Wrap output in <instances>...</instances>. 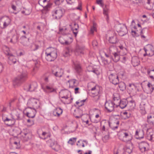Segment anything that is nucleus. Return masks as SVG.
I'll use <instances>...</instances> for the list:
<instances>
[{"label":"nucleus","mask_w":154,"mask_h":154,"mask_svg":"<svg viewBox=\"0 0 154 154\" xmlns=\"http://www.w3.org/2000/svg\"><path fill=\"white\" fill-rule=\"evenodd\" d=\"M110 82L113 84L116 85L119 83L118 76L116 74H111L109 76Z\"/></svg>","instance_id":"obj_10"},{"label":"nucleus","mask_w":154,"mask_h":154,"mask_svg":"<svg viewBox=\"0 0 154 154\" xmlns=\"http://www.w3.org/2000/svg\"><path fill=\"white\" fill-rule=\"evenodd\" d=\"M100 120V119H94V120L93 122L94 123H97L99 122Z\"/></svg>","instance_id":"obj_64"},{"label":"nucleus","mask_w":154,"mask_h":154,"mask_svg":"<svg viewBox=\"0 0 154 154\" xmlns=\"http://www.w3.org/2000/svg\"><path fill=\"white\" fill-rule=\"evenodd\" d=\"M82 4L81 2H79L78 7L77 8V9L79 10H82Z\"/></svg>","instance_id":"obj_56"},{"label":"nucleus","mask_w":154,"mask_h":154,"mask_svg":"<svg viewBox=\"0 0 154 154\" xmlns=\"http://www.w3.org/2000/svg\"><path fill=\"white\" fill-rule=\"evenodd\" d=\"M39 137L41 138L45 139L49 137V134L45 132H43L41 134L39 135Z\"/></svg>","instance_id":"obj_34"},{"label":"nucleus","mask_w":154,"mask_h":154,"mask_svg":"<svg viewBox=\"0 0 154 154\" xmlns=\"http://www.w3.org/2000/svg\"><path fill=\"white\" fill-rule=\"evenodd\" d=\"M63 109L60 107H57L52 112V114L54 116L59 117L62 113Z\"/></svg>","instance_id":"obj_13"},{"label":"nucleus","mask_w":154,"mask_h":154,"mask_svg":"<svg viewBox=\"0 0 154 154\" xmlns=\"http://www.w3.org/2000/svg\"><path fill=\"white\" fill-rule=\"evenodd\" d=\"M60 101L64 104H69L72 103V98L71 97L70 92L67 90L61 91L59 94Z\"/></svg>","instance_id":"obj_1"},{"label":"nucleus","mask_w":154,"mask_h":154,"mask_svg":"<svg viewBox=\"0 0 154 154\" xmlns=\"http://www.w3.org/2000/svg\"><path fill=\"white\" fill-rule=\"evenodd\" d=\"M63 72V70L62 69L57 67L56 71H53L52 73L56 77H60L62 76Z\"/></svg>","instance_id":"obj_12"},{"label":"nucleus","mask_w":154,"mask_h":154,"mask_svg":"<svg viewBox=\"0 0 154 154\" xmlns=\"http://www.w3.org/2000/svg\"><path fill=\"white\" fill-rule=\"evenodd\" d=\"M148 51H150L152 55L154 54V48L153 46L151 45H147Z\"/></svg>","instance_id":"obj_38"},{"label":"nucleus","mask_w":154,"mask_h":154,"mask_svg":"<svg viewBox=\"0 0 154 154\" xmlns=\"http://www.w3.org/2000/svg\"><path fill=\"white\" fill-rule=\"evenodd\" d=\"M73 64L75 70L78 72L81 71V67L78 61L73 62Z\"/></svg>","instance_id":"obj_24"},{"label":"nucleus","mask_w":154,"mask_h":154,"mask_svg":"<svg viewBox=\"0 0 154 154\" xmlns=\"http://www.w3.org/2000/svg\"><path fill=\"white\" fill-rule=\"evenodd\" d=\"M131 34L134 37H137L139 35V34L136 31H131Z\"/></svg>","instance_id":"obj_49"},{"label":"nucleus","mask_w":154,"mask_h":154,"mask_svg":"<svg viewBox=\"0 0 154 154\" xmlns=\"http://www.w3.org/2000/svg\"><path fill=\"white\" fill-rule=\"evenodd\" d=\"M0 109L1 111L2 112H5L6 111V108L3 106H1L0 107Z\"/></svg>","instance_id":"obj_61"},{"label":"nucleus","mask_w":154,"mask_h":154,"mask_svg":"<svg viewBox=\"0 0 154 154\" xmlns=\"http://www.w3.org/2000/svg\"><path fill=\"white\" fill-rule=\"evenodd\" d=\"M119 27V29H118L117 32L120 36H123L127 33V27L125 25H120Z\"/></svg>","instance_id":"obj_9"},{"label":"nucleus","mask_w":154,"mask_h":154,"mask_svg":"<svg viewBox=\"0 0 154 154\" xmlns=\"http://www.w3.org/2000/svg\"><path fill=\"white\" fill-rule=\"evenodd\" d=\"M86 100H79L77 101L76 103L79 106H81L84 104V103L85 101Z\"/></svg>","instance_id":"obj_41"},{"label":"nucleus","mask_w":154,"mask_h":154,"mask_svg":"<svg viewBox=\"0 0 154 154\" xmlns=\"http://www.w3.org/2000/svg\"><path fill=\"white\" fill-rule=\"evenodd\" d=\"M27 74V72L26 71H24L17 77L14 78L13 81V85L15 87L20 85L26 79Z\"/></svg>","instance_id":"obj_3"},{"label":"nucleus","mask_w":154,"mask_h":154,"mask_svg":"<svg viewBox=\"0 0 154 154\" xmlns=\"http://www.w3.org/2000/svg\"><path fill=\"white\" fill-rule=\"evenodd\" d=\"M63 56L65 57H67L69 55V51L68 49H65L63 53Z\"/></svg>","instance_id":"obj_45"},{"label":"nucleus","mask_w":154,"mask_h":154,"mask_svg":"<svg viewBox=\"0 0 154 154\" xmlns=\"http://www.w3.org/2000/svg\"><path fill=\"white\" fill-rule=\"evenodd\" d=\"M109 125L110 127V123L109 122L106 121V120L102 121L100 122L101 129L102 131H104L105 130V127Z\"/></svg>","instance_id":"obj_18"},{"label":"nucleus","mask_w":154,"mask_h":154,"mask_svg":"<svg viewBox=\"0 0 154 154\" xmlns=\"http://www.w3.org/2000/svg\"><path fill=\"white\" fill-rule=\"evenodd\" d=\"M60 2H62L61 0H56L55 3L57 5H59L60 4Z\"/></svg>","instance_id":"obj_55"},{"label":"nucleus","mask_w":154,"mask_h":154,"mask_svg":"<svg viewBox=\"0 0 154 154\" xmlns=\"http://www.w3.org/2000/svg\"><path fill=\"white\" fill-rule=\"evenodd\" d=\"M64 11L63 9L58 8L52 11V16L56 19H59L63 16Z\"/></svg>","instance_id":"obj_8"},{"label":"nucleus","mask_w":154,"mask_h":154,"mask_svg":"<svg viewBox=\"0 0 154 154\" xmlns=\"http://www.w3.org/2000/svg\"><path fill=\"white\" fill-rule=\"evenodd\" d=\"M118 135L120 140L125 142L130 141L132 139L131 134L129 132L125 131L119 132Z\"/></svg>","instance_id":"obj_4"},{"label":"nucleus","mask_w":154,"mask_h":154,"mask_svg":"<svg viewBox=\"0 0 154 154\" xmlns=\"http://www.w3.org/2000/svg\"><path fill=\"white\" fill-rule=\"evenodd\" d=\"M113 101L118 105L119 101L120 100L119 94L117 93L114 94L113 95Z\"/></svg>","instance_id":"obj_22"},{"label":"nucleus","mask_w":154,"mask_h":154,"mask_svg":"<svg viewBox=\"0 0 154 154\" xmlns=\"http://www.w3.org/2000/svg\"><path fill=\"white\" fill-rule=\"evenodd\" d=\"M8 56V63L10 65L15 64L17 61V60L15 58V57L12 54Z\"/></svg>","instance_id":"obj_19"},{"label":"nucleus","mask_w":154,"mask_h":154,"mask_svg":"<svg viewBox=\"0 0 154 154\" xmlns=\"http://www.w3.org/2000/svg\"><path fill=\"white\" fill-rule=\"evenodd\" d=\"M108 9L106 8L103 9V14H104L106 16V19L107 21L109 19L108 16Z\"/></svg>","instance_id":"obj_44"},{"label":"nucleus","mask_w":154,"mask_h":154,"mask_svg":"<svg viewBox=\"0 0 154 154\" xmlns=\"http://www.w3.org/2000/svg\"><path fill=\"white\" fill-rule=\"evenodd\" d=\"M122 57L121 59V62L125 63L126 62V61L128 59L129 57L126 55V54L125 55H122Z\"/></svg>","instance_id":"obj_39"},{"label":"nucleus","mask_w":154,"mask_h":154,"mask_svg":"<svg viewBox=\"0 0 154 154\" xmlns=\"http://www.w3.org/2000/svg\"><path fill=\"white\" fill-rule=\"evenodd\" d=\"M97 43L96 41H94L92 42V45L94 47L97 46Z\"/></svg>","instance_id":"obj_60"},{"label":"nucleus","mask_w":154,"mask_h":154,"mask_svg":"<svg viewBox=\"0 0 154 154\" xmlns=\"http://www.w3.org/2000/svg\"><path fill=\"white\" fill-rule=\"evenodd\" d=\"M144 131L143 130H139L135 132V137L137 139H141L143 138Z\"/></svg>","instance_id":"obj_15"},{"label":"nucleus","mask_w":154,"mask_h":154,"mask_svg":"<svg viewBox=\"0 0 154 154\" xmlns=\"http://www.w3.org/2000/svg\"><path fill=\"white\" fill-rule=\"evenodd\" d=\"M3 66L2 63L0 62V73H1L3 69Z\"/></svg>","instance_id":"obj_57"},{"label":"nucleus","mask_w":154,"mask_h":154,"mask_svg":"<svg viewBox=\"0 0 154 154\" xmlns=\"http://www.w3.org/2000/svg\"><path fill=\"white\" fill-rule=\"evenodd\" d=\"M60 31L61 33L64 35H67L69 33V31L66 29H60Z\"/></svg>","instance_id":"obj_46"},{"label":"nucleus","mask_w":154,"mask_h":154,"mask_svg":"<svg viewBox=\"0 0 154 154\" xmlns=\"http://www.w3.org/2000/svg\"><path fill=\"white\" fill-rule=\"evenodd\" d=\"M18 39V38L17 36L15 35H14L11 38L8 37L7 38V40L8 41L14 44L16 43Z\"/></svg>","instance_id":"obj_27"},{"label":"nucleus","mask_w":154,"mask_h":154,"mask_svg":"<svg viewBox=\"0 0 154 154\" xmlns=\"http://www.w3.org/2000/svg\"><path fill=\"white\" fill-rule=\"evenodd\" d=\"M84 49L83 48L80 46H77L75 50V53L77 54H83Z\"/></svg>","instance_id":"obj_31"},{"label":"nucleus","mask_w":154,"mask_h":154,"mask_svg":"<svg viewBox=\"0 0 154 154\" xmlns=\"http://www.w3.org/2000/svg\"><path fill=\"white\" fill-rule=\"evenodd\" d=\"M37 83L35 82H33L28 86V91L31 92L34 91L37 88Z\"/></svg>","instance_id":"obj_20"},{"label":"nucleus","mask_w":154,"mask_h":154,"mask_svg":"<svg viewBox=\"0 0 154 154\" xmlns=\"http://www.w3.org/2000/svg\"><path fill=\"white\" fill-rule=\"evenodd\" d=\"M132 63L134 66H137L139 64L140 61L138 58L137 57H133L132 58Z\"/></svg>","instance_id":"obj_26"},{"label":"nucleus","mask_w":154,"mask_h":154,"mask_svg":"<svg viewBox=\"0 0 154 154\" xmlns=\"http://www.w3.org/2000/svg\"><path fill=\"white\" fill-rule=\"evenodd\" d=\"M112 54L114 57V58L113 59L114 61L115 62H117L119 61L120 59V52L119 51L114 52L112 53Z\"/></svg>","instance_id":"obj_28"},{"label":"nucleus","mask_w":154,"mask_h":154,"mask_svg":"<svg viewBox=\"0 0 154 154\" xmlns=\"http://www.w3.org/2000/svg\"><path fill=\"white\" fill-rule=\"evenodd\" d=\"M119 47L121 49V51H119L120 52H122L123 51H124V53H123L122 54V55H124L127 54V49L125 48L122 45L119 46Z\"/></svg>","instance_id":"obj_37"},{"label":"nucleus","mask_w":154,"mask_h":154,"mask_svg":"<svg viewBox=\"0 0 154 154\" xmlns=\"http://www.w3.org/2000/svg\"><path fill=\"white\" fill-rule=\"evenodd\" d=\"M147 86L149 88H151L152 90L150 89V91L152 93L154 89V88L152 86V85L149 82Z\"/></svg>","instance_id":"obj_51"},{"label":"nucleus","mask_w":154,"mask_h":154,"mask_svg":"<svg viewBox=\"0 0 154 154\" xmlns=\"http://www.w3.org/2000/svg\"><path fill=\"white\" fill-rule=\"evenodd\" d=\"M3 121L5 122H6L7 121H9V122H12L13 121L12 119H9L8 118H6V119H3Z\"/></svg>","instance_id":"obj_62"},{"label":"nucleus","mask_w":154,"mask_h":154,"mask_svg":"<svg viewBox=\"0 0 154 154\" xmlns=\"http://www.w3.org/2000/svg\"><path fill=\"white\" fill-rule=\"evenodd\" d=\"M27 105L28 108L30 109H33L34 107L38 108L39 107V102L37 99L31 98L28 100Z\"/></svg>","instance_id":"obj_6"},{"label":"nucleus","mask_w":154,"mask_h":154,"mask_svg":"<svg viewBox=\"0 0 154 154\" xmlns=\"http://www.w3.org/2000/svg\"><path fill=\"white\" fill-rule=\"evenodd\" d=\"M70 38L71 40L70 42H69L65 40L63 37H60L59 38V41L62 44L66 45H68L72 41V37H70Z\"/></svg>","instance_id":"obj_25"},{"label":"nucleus","mask_w":154,"mask_h":154,"mask_svg":"<svg viewBox=\"0 0 154 154\" xmlns=\"http://www.w3.org/2000/svg\"><path fill=\"white\" fill-rule=\"evenodd\" d=\"M118 105L112 101H106L105 103V108L108 112H111L114 110L115 107H117Z\"/></svg>","instance_id":"obj_7"},{"label":"nucleus","mask_w":154,"mask_h":154,"mask_svg":"<svg viewBox=\"0 0 154 154\" xmlns=\"http://www.w3.org/2000/svg\"><path fill=\"white\" fill-rule=\"evenodd\" d=\"M109 138V136L108 135H106L102 138V139L103 141L106 142Z\"/></svg>","instance_id":"obj_54"},{"label":"nucleus","mask_w":154,"mask_h":154,"mask_svg":"<svg viewBox=\"0 0 154 154\" xmlns=\"http://www.w3.org/2000/svg\"><path fill=\"white\" fill-rule=\"evenodd\" d=\"M91 91H95V94H98L100 92V88L97 85H96L93 88H92L91 89Z\"/></svg>","instance_id":"obj_33"},{"label":"nucleus","mask_w":154,"mask_h":154,"mask_svg":"<svg viewBox=\"0 0 154 154\" xmlns=\"http://www.w3.org/2000/svg\"><path fill=\"white\" fill-rule=\"evenodd\" d=\"M97 31L96 24V23H94L93 26L91 27L90 30V33L91 34H93L94 32Z\"/></svg>","instance_id":"obj_36"},{"label":"nucleus","mask_w":154,"mask_h":154,"mask_svg":"<svg viewBox=\"0 0 154 154\" xmlns=\"http://www.w3.org/2000/svg\"><path fill=\"white\" fill-rule=\"evenodd\" d=\"M149 129H147L146 130V131L147 132V138L150 141H153L154 140L153 139V134L150 133H149V134H148V130Z\"/></svg>","instance_id":"obj_42"},{"label":"nucleus","mask_w":154,"mask_h":154,"mask_svg":"<svg viewBox=\"0 0 154 154\" xmlns=\"http://www.w3.org/2000/svg\"><path fill=\"white\" fill-rule=\"evenodd\" d=\"M145 104L143 103H141L140 105V112L143 115H144L146 113V112L145 109Z\"/></svg>","instance_id":"obj_30"},{"label":"nucleus","mask_w":154,"mask_h":154,"mask_svg":"<svg viewBox=\"0 0 154 154\" xmlns=\"http://www.w3.org/2000/svg\"><path fill=\"white\" fill-rule=\"evenodd\" d=\"M128 103V101L126 99H123L119 101L118 106H119L121 109H123L126 106Z\"/></svg>","instance_id":"obj_21"},{"label":"nucleus","mask_w":154,"mask_h":154,"mask_svg":"<svg viewBox=\"0 0 154 154\" xmlns=\"http://www.w3.org/2000/svg\"><path fill=\"white\" fill-rule=\"evenodd\" d=\"M118 41L117 36L115 35H114L113 36L109 38V41L112 44H116L118 42Z\"/></svg>","instance_id":"obj_29"},{"label":"nucleus","mask_w":154,"mask_h":154,"mask_svg":"<svg viewBox=\"0 0 154 154\" xmlns=\"http://www.w3.org/2000/svg\"><path fill=\"white\" fill-rule=\"evenodd\" d=\"M119 86L120 90L122 91L125 90L126 89V85L123 82H121L119 83Z\"/></svg>","instance_id":"obj_35"},{"label":"nucleus","mask_w":154,"mask_h":154,"mask_svg":"<svg viewBox=\"0 0 154 154\" xmlns=\"http://www.w3.org/2000/svg\"><path fill=\"white\" fill-rule=\"evenodd\" d=\"M11 19L8 16L2 17L0 19V27L2 29L6 28L11 25Z\"/></svg>","instance_id":"obj_5"},{"label":"nucleus","mask_w":154,"mask_h":154,"mask_svg":"<svg viewBox=\"0 0 154 154\" xmlns=\"http://www.w3.org/2000/svg\"><path fill=\"white\" fill-rule=\"evenodd\" d=\"M76 138L73 137L70 139L68 141V143L71 144L72 145H73L75 142L76 140Z\"/></svg>","instance_id":"obj_40"},{"label":"nucleus","mask_w":154,"mask_h":154,"mask_svg":"<svg viewBox=\"0 0 154 154\" xmlns=\"http://www.w3.org/2000/svg\"><path fill=\"white\" fill-rule=\"evenodd\" d=\"M2 49L6 55L9 56L11 54L10 52L9 48L7 46L5 45L3 46L2 47Z\"/></svg>","instance_id":"obj_32"},{"label":"nucleus","mask_w":154,"mask_h":154,"mask_svg":"<svg viewBox=\"0 0 154 154\" xmlns=\"http://www.w3.org/2000/svg\"><path fill=\"white\" fill-rule=\"evenodd\" d=\"M33 46H34V47H35V48L34 49H32V50L33 51H35L38 48V47H39V46L38 45H33Z\"/></svg>","instance_id":"obj_63"},{"label":"nucleus","mask_w":154,"mask_h":154,"mask_svg":"<svg viewBox=\"0 0 154 154\" xmlns=\"http://www.w3.org/2000/svg\"><path fill=\"white\" fill-rule=\"evenodd\" d=\"M21 13L23 14H25V15H28L31 13V11L30 10L25 9V10L22 11Z\"/></svg>","instance_id":"obj_47"},{"label":"nucleus","mask_w":154,"mask_h":154,"mask_svg":"<svg viewBox=\"0 0 154 154\" xmlns=\"http://www.w3.org/2000/svg\"><path fill=\"white\" fill-rule=\"evenodd\" d=\"M139 148L142 152L147 151L148 149L149 144L145 142H142L139 144Z\"/></svg>","instance_id":"obj_11"},{"label":"nucleus","mask_w":154,"mask_h":154,"mask_svg":"<svg viewBox=\"0 0 154 154\" xmlns=\"http://www.w3.org/2000/svg\"><path fill=\"white\" fill-rule=\"evenodd\" d=\"M95 95V96L94 98V100L95 101H97L99 99V96L98 95V94Z\"/></svg>","instance_id":"obj_58"},{"label":"nucleus","mask_w":154,"mask_h":154,"mask_svg":"<svg viewBox=\"0 0 154 154\" xmlns=\"http://www.w3.org/2000/svg\"><path fill=\"white\" fill-rule=\"evenodd\" d=\"M147 121L150 125H154V114H151L148 115Z\"/></svg>","instance_id":"obj_17"},{"label":"nucleus","mask_w":154,"mask_h":154,"mask_svg":"<svg viewBox=\"0 0 154 154\" xmlns=\"http://www.w3.org/2000/svg\"><path fill=\"white\" fill-rule=\"evenodd\" d=\"M79 90V88L78 87H76L75 88V94L79 93H80Z\"/></svg>","instance_id":"obj_59"},{"label":"nucleus","mask_w":154,"mask_h":154,"mask_svg":"<svg viewBox=\"0 0 154 154\" xmlns=\"http://www.w3.org/2000/svg\"><path fill=\"white\" fill-rule=\"evenodd\" d=\"M102 1V0H97V3L100 6H102L103 5V3Z\"/></svg>","instance_id":"obj_53"},{"label":"nucleus","mask_w":154,"mask_h":154,"mask_svg":"<svg viewBox=\"0 0 154 154\" xmlns=\"http://www.w3.org/2000/svg\"><path fill=\"white\" fill-rule=\"evenodd\" d=\"M132 152L131 149L127 147L125 150V154H130Z\"/></svg>","instance_id":"obj_48"},{"label":"nucleus","mask_w":154,"mask_h":154,"mask_svg":"<svg viewBox=\"0 0 154 154\" xmlns=\"http://www.w3.org/2000/svg\"><path fill=\"white\" fill-rule=\"evenodd\" d=\"M21 134H24L25 136H26L27 134V129H24L23 131H22Z\"/></svg>","instance_id":"obj_52"},{"label":"nucleus","mask_w":154,"mask_h":154,"mask_svg":"<svg viewBox=\"0 0 154 154\" xmlns=\"http://www.w3.org/2000/svg\"><path fill=\"white\" fill-rule=\"evenodd\" d=\"M32 109L31 112L26 113V116L29 118H33L35 116L36 111L35 108Z\"/></svg>","instance_id":"obj_23"},{"label":"nucleus","mask_w":154,"mask_h":154,"mask_svg":"<svg viewBox=\"0 0 154 154\" xmlns=\"http://www.w3.org/2000/svg\"><path fill=\"white\" fill-rule=\"evenodd\" d=\"M101 60L102 62L104 63V65H106L109 63L107 60L103 57H101Z\"/></svg>","instance_id":"obj_50"},{"label":"nucleus","mask_w":154,"mask_h":154,"mask_svg":"<svg viewBox=\"0 0 154 154\" xmlns=\"http://www.w3.org/2000/svg\"><path fill=\"white\" fill-rule=\"evenodd\" d=\"M45 58L48 61H52L54 60L57 57V51L54 48H48L45 51Z\"/></svg>","instance_id":"obj_2"},{"label":"nucleus","mask_w":154,"mask_h":154,"mask_svg":"<svg viewBox=\"0 0 154 154\" xmlns=\"http://www.w3.org/2000/svg\"><path fill=\"white\" fill-rule=\"evenodd\" d=\"M72 30V31L73 32L76 36L78 33V25L75 23H73L70 25Z\"/></svg>","instance_id":"obj_14"},{"label":"nucleus","mask_w":154,"mask_h":154,"mask_svg":"<svg viewBox=\"0 0 154 154\" xmlns=\"http://www.w3.org/2000/svg\"><path fill=\"white\" fill-rule=\"evenodd\" d=\"M77 81L75 79H72L67 81V84L68 83L69 85V87L73 88L76 86L77 84Z\"/></svg>","instance_id":"obj_16"},{"label":"nucleus","mask_w":154,"mask_h":154,"mask_svg":"<svg viewBox=\"0 0 154 154\" xmlns=\"http://www.w3.org/2000/svg\"><path fill=\"white\" fill-rule=\"evenodd\" d=\"M46 89L47 90L50 92H54L55 91V90L52 86H46Z\"/></svg>","instance_id":"obj_43"}]
</instances>
